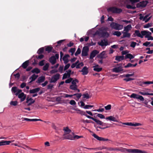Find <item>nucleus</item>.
Returning <instances> with one entry per match:
<instances>
[{"instance_id":"42","label":"nucleus","mask_w":153,"mask_h":153,"mask_svg":"<svg viewBox=\"0 0 153 153\" xmlns=\"http://www.w3.org/2000/svg\"><path fill=\"white\" fill-rule=\"evenodd\" d=\"M113 34L114 36H119L121 35V33L120 31H115L113 33Z\"/></svg>"},{"instance_id":"47","label":"nucleus","mask_w":153,"mask_h":153,"mask_svg":"<svg viewBox=\"0 0 153 153\" xmlns=\"http://www.w3.org/2000/svg\"><path fill=\"white\" fill-rule=\"evenodd\" d=\"M32 72L33 73H35L36 74H38L40 72V71L38 68H35L33 69L32 71Z\"/></svg>"},{"instance_id":"13","label":"nucleus","mask_w":153,"mask_h":153,"mask_svg":"<svg viewBox=\"0 0 153 153\" xmlns=\"http://www.w3.org/2000/svg\"><path fill=\"white\" fill-rule=\"evenodd\" d=\"M148 2L146 1H143L138 3L137 4V7H145L147 4Z\"/></svg>"},{"instance_id":"48","label":"nucleus","mask_w":153,"mask_h":153,"mask_svg":"<svg viewBox=\"0 0 153 153\" xmlns=\"http://www.w3.org/2000/svg\"><path fill=\"white\" fill-rule=\"evenodd\" d=\"M126 7L128 9H134L136 8V7L133 5H130L128 4L126 5Z\"/></svg>"},{"instance_id":"12","label":"nucleus","mask_w":153,"mask_h":153,"mask_svg":"<svg viewBox=\"0 0 153 153\" xmlns=\"http://www.w3.org/2000/svg\"><path fill=\"white\" fill-rule=\"evenodd\" d=\"M130 153H147L145 151L137 149H130Z\"/></svg>"},{"instance_id":"59","label":"nucleus","mask_w":153,"mask_h":153,"mask_svg":"<svg viewBox=\"0 0 153 153\" xmlns=\"http://www.w3.org/2000/svg\"><path fill=\"white\" fill-rule=\"evenodd\" d=\"M75 50L76 49L75 48H72L69 50V51L71 53V55H72L74 54Z\"/></svg>"},{"instance_id":"9","label":"nucleus","mask_w":153,"mask_h":153,"mask_svg":"<svg viewBox=\"0 0 153 153\" xmlns=\"http://www.w3.org/2000/svg\"><path fill=\"white\" fill-rule=\"evenodd\" d=\"M120 123L129 126H140L142 125V124L140 123H122L121 122H120Z\"/></svg>"},{"instance_id":"17","label":"nucleus","mask_w":153,"mask_h":153,"mask_svg":"<svg viewBox=\"0 0 153 153\" xmlns=\"http://www.w3.org/2000/svg\"><path fill=\"white\" fill-rule=\"evenodd\" d=\"M99 45L101 46H106L108 45L107 40L106 39H104L101 41L100 42H98Z\"/></svg>"},{"instance_id":"24","label":"nucleus","mask_w":153,"mask_h":153,"mask_svg":"<svg viewBox=\"0 0 153 153\" xmlns=\"http://www.w3.org/2000/svg\"><path fill=\"white\" fill-rule=\"evenodd\" d=\"M107 120L110 121H112L114 122H118L117 120L116 119V118L113 116H110L107 117L105 118Z\"/></svg>"},{"instance_id":"29","label":"nucleus","mask_w":153,"mask_h":153,"mask_svg":"<svg viewBox=\"0 0 153 153\" xmlns=\"http://www.w3.org/2000/svg\"><path fill=\"white\" fill-rule=\"evenodd\" d=\"M143 84L144 85L145 87H147L150 84H153V79L152 81H146L143 82Z\"/></svg>"},{"instance_id":"27","label":"nucleus","mask_w":153,"mask_h":153,"mask_svg":"<svg viewBox=\"0 0 153 153\" xmlns=\"http://www.w3.org/2000/svg\"><path fill=\"white\" fill-rule=\"evenodd\" d=\"M14 140L12 141H2L0 142V146H2L5 145H8L10 143L13 142Z\"/></svg>"},{"instance_id":"15","label":"nucleus","mask_w":153,"mask_h":153,"mask_svg":"<svg viewBox=\"0 0 153 153\" xmlns=\"http://www.w3.org/2000/svg\"><path fill=\"white\" fill-rule=\"evenodd\" d=\"M88 48L87 46L84 47L83 48L82 51V56H86L88 54Z\"/></svg>"},{"instance_id":"62","label":"nucleus","mask_w":153,"mask_h":153,"mask_svg":"<svg viewBox=\"0 0 153 153\" xmlns=\"http://www.w3.org/2000/svg\"><path fill=\"white\" fill-rule=\"evenodd\" d=\"M105 108L106 110H110L111 108V105H108L106 106H105Z\"/></svg>"},{"instance_id":"14","label":"nucleus","mask_w":153,"mask_h":153,"mask_svg":"<svg viewBox=\"0 0 153 153\" xmlns=\"http://www.w3.org/2000/svg\"><path fill=\"white\" fill-rule=\"evenodd\" d=\"M11 91L12 92L15 93L16 95H17L19 93L22 91V90L17 88L16 87H13L12 88Z\"/></svg>"},{"instance_id":"39","label":"nucleus","mask_w":153,"mask_h":153,"mask_svg":"<svg viewBox=\"0 0 153 153\" xmlns=\"http://www.w3.org/2000/svg\"><path fill=\"white\" fill-rule=\"evenodd\" d=\"M134 56H133L132 54L130 53L127 54H126L125 56L126 58H129L130 59H133L134 58Z\"/></svg>"},{"instance_id":"35","label":"nucleus","mask_w":153,"mask_h":153,"mask_svg":"<svg viewBox=\"0 0 153 153\" xmlns=\"http://www.w3.org/2000/svg\"><path fill=\"white\" fill-rule=\"evenodd\" d=\"M38 76L35 74L33 75L30 78V79H31V81L30 82V83L31 82H32L35 80L36 78L38 77Z\"/></svg>"},{"instance_id":"41","label":"nucleus","mask_w":153,"mask_h":153,"mask_svg":"<svg viewBox=\"0 0 153 153\" xmlns=\"http://www.w3.org/2000/svg\"><path fill=\"white\" fill-rule=\"evenodd\" d=\"M64 137L66 139L71 140H73V136L71 134L66 135Z\"/></svg>"},{"instance_id":"45","label":"nucleus","mask_w":153,"mask_h":153,"mask_svg":"<svg viewBox=\"0 0 153 153\" xmlns=\"http://www.w3.org/2000/svg\"><path fill=\"white\" fill-rule=\"evenodd\" d=\"M146 50H148V51L146 52L147 54H151L153 53V49L150 50L149 48H146Z\"/></svg>"},{"instance_id":"55","label":"nucleus","mask_w":153,"mask_h":153,"mask_svg":"<svg viewBox=\"0 0 153 153\" xmlns=\"http://www.w3.org/2000/svg\"><path fill=\"white\" fill-rule=\"evenodd\" d=\"M127 78H125L123 79V80L126 81V82H128L131 80H133L134 79L129 78V77H127Z\"/></svg>"},{"instance_id":"31","label":"nucleus","mask_w":153,"mask_h":153,"mask_svg":"<svg viewBox=\"0 0 153 153\" xmlns=\"http://www.w3.org/2000/svg\"><path fill=\"white\" fill-rule=\"evenodd\" d=\"M69 56L68 55H65L63 58V60L65 63H67L69 61L68 58Z\"/></svg>"},{"instance_id":"7","label":"nucleus","mask_w":153,"mask_h":153,"mask_svg":"<svg viewBox=\"0 0 153 153\" xmlns=\"http://www.w3.org/2000/svg\"><path fill=\"white\" fill-rule=\"evenodd\" d=\"M108 12L116 13H119L122 11L121 9L115 7H110L108 9Z\"/></svg>"},{"instance_id":"28","label":"nucleus","mask_w":153,"mask_h":153,"mask_svg":"<svg viewBox=\"0 0 153 153\" xmlns=\"http://www.w3.org/2000/svg\"><path fill=\"white\" fill-rule=\"evenodd\" d=\"M132 28V27L131 25H129L124 27L123 31L128 32Z\"/></svg>"},{"instance_id":"57","label":"nucleus","mask_w":153,"mask_h":153,"mask_svg":"<svg viewBox=\"0 0 153 153\" xmlns=\"http://www.w3.org/2000/svg\"><path fill=\"white\" fill-rule=\"evenodd\" d=\"M144 103L145 104L146 107L149 108H151V106L148 104V102H145Z\"/></svg>"},{"instance_id":"43","label":"nucleus","mask_w":153,"mask_h":153,"mask_svg":"<svg viewBox=\"0 0 153 153\" xmlns=\"http://www.w3.org/2000/svg\"><path fill=\"white\" fill-rule=\"evenodd\" d=\"M29 62L28 61H26L23 63L22 65V67L24 68H26L28 65Z\"/></svg>"},{"instance_id":"61","label":"nucleus","mask_w":153,"mask_h":153,"mask_svg":"<svg viewBox=\"0 0 153 153\" xmlns=\"http://www.w3.org/2000/svg\"><path fill=\"white\" fill-rule=\"evenodd\" d=\"M78 104L79 105V106L82 107H83L85 105V103L82 101H81L79 103H78Z\"/></svg>"},{"instance_id":"50","label":"nucleus","mask_w":153,"mask_h":153,"mask_svg":"<svg viewBox=\"0 0 153 153\" xmlns=\"http://www.w3.org/2000/svg\"><path fill=\"white\" fill-rule=\"evenodd\" d=\"M83 137V136H79L77 135H74L73 136V140L74 139H78L80 138Z\"/></svg>"},{"instance_id":"51","label":"nucleus","mask_w":153,"mask_h":153,"mask_svg":"<svg viewBox=\"0 0 153 153\" xmlns=\"http://www.w3.org/2000/svg\"><path fill=\"white\" fill-rule=\"evenodd\" d=\"M137 99L141 101H143L144 100V98L142 96L139 95L138 96Z\"/></svg>"},{"instance_id":"1","label":"nucleus","mask_w":153,"mask_h":153,"mask_svg":"<svg viewBox=\"0 0 153 153\" xmlns=\"http://www.w3.org/2000/svg\"><path fill=\"white\" fill-rule=\"evenodd\" d=\"M110 26L112 29L117 30H121L123 28V25L114 22H111L110 24Z\"/></svg>"},{"instance_id":"11","label":"nucleus","mask_w":153,"mask_h":153,"mask_svg":"<svg viewBox=\"0 0 153 153\" xmlns=\"http://www.w3.org/2000/svg\"><path fill=\"white\" fill-rule=\"evenodd\" d=\"M108 29V28L107 27L102 28L101 29L102 36L105 37H108L109 36V33L106 31Z\"/></svg>"},{"instance_id":"60","label":"nucleus","mask_w":153,"mask_h":153,"mask_svg":"<svg viewBox=\"0 0 153 153\" xmlns=\"http://www.w3.org/2000/svg\"><path fill=\"white\" fill-rule=\"evenodd\" d=\"M44 50V48H40L38 51L37 53L39 54H40L42 53Z\"/></svg>"},{"instance_id":"19","label":"nucleus","mask_w":153,"mask_h":153,"mask_svg":"<svg viewBox=\"0 0 153 153\" xmlns=\"http://www.w3.org/2000/svg\"><path fill=\"white\" fill-rule=\"evenodd\" d=\"M35 102V100L32 98H27L26 102L28 104V105H30L33 103Z\"/></svg>"},{"instance_id":"52","label":"nucleus","mask_w":153,"mask_h":153,"mask_svg":"<svg viewBox=\"0 0 153 153\" xmlns=\"http://www.w3.org/2000/svg\"><path fill=\"white\" fill-rule=\"evenodd\" d=\"M93 106V105H86L84 106V107H83V108L85 109H88L92 108Z\"/></svg>"},{"instance_id":"26","label":"nucleus","mask_w":153,"mask_h":153,"mask_svg":"<svg viewBox=\"0 0 153 153\" xmlns=\"http://www.w3.org/2000/svg\"><path fill=\"white\" fill-rule=\"evenodd\" d=\"M82 72V74L83 75H86L88 73V68L86 66H85L82 68L81 71Z\"/></svg>"},{"instance_id":"49","label":"nucleus","mask_w":153,"mask_h":153,"mask_svg":"<svg viewBox=\"0 0 153 153\" xmlns=\"http://www.w3.org/2000/svg\"><path fill=\"white\" fill-rule=\"evenodd\" d=\"M93 136L96 139H97L98 140L100 141L101 137H99L97 135L95 134H93Z\"/></svg>"},{"instance_id":"25","label":"nucleus","mask_w":153,"mask_h":153,"mask_svg":"<svg viewBox=\"0 0 153 153\" xmlns=\"http://www.w3.org/2000/svg\"><path fill=\"white\" fill-rule=\"evenodd\" d=\"M93 68H94V70L97 72H100L102 70V68L100 67L99 65H96L93 67Z\"/></svg>"},{"instance_id":"21","label":"nucleus","mask_w":153,"mask_h":153,"mask_svg":"<svg viewBox=\"0 0 153 153\" xmlns=\"http://www.w3.org/2000/svg\"><path fill=\"white\" fill-rule=\"evenodd\" d=\"M22 119H23L22 120L23 121L26 120L28 121H43L40 119H30L27 118H23Z\"/></svg>"},{"instance_id":"36","label":"nucleus","mask_w":153,"mask_h":153,"mask_svg":"<svg viewBox=\"0 0 153 153\" xmlns=\"http://www.w3.org/2000/svg\"><path fill=\"white\" fill-rule=\"evenodd\" d=\"M79 114H81V115H84V116H85L88 118L90 119H91V117H92L86 114V112H84L82 111H81Z\"/></svg>"},{"instance_id":"6","label":"nucleus","mask_w":153,"mask_h":153,"mask_svg":"<svg viewBox=\"0 0 153 153\" xmlns=\"http://www.w3.org/2000/svg\"><path fill=\"white\" fill-rule=\"evenodd\" d=\"M60 75L57 74L52 76L50 80V82L51 83H54L57 81L59 78Z\"/></svg>"},{"instance_id":"40","label":"nucleus","mask_w":153,"mask_h":153,"mask_svg":"<svg viewBox=\"0 0 153 153\" xmlns=\"http://www.w3.org/2000/svg\"><path fill=\"white\" fill-rule=\"evenodd\" d=\"M138 95H139L135 93H133L131 95H128V96L131 98H132L137 99Z\"/></svg>"},{"instance_id":"4","label":"nucleus","mask_w":153,"mask_h":153,"mask_svg":"<svg viewBox=\"0 0 153 153\" xmlns=\"http://www.w3.org/2000/svg\"><path fill=\"white\" fill-rule=\"evenodd\" d=\"M141 33L143 34V36H145V37L147 38L148 40H153V37L151 36L152 34L151 32L144 30L142 31Z\"/></svg>"},{"instance_id":"63","label":"nucleus","mask_w":153,"mask_h":153,"mask_svg":"<svg viewBox=\"0 0 153 153\" xmlns=\"http://www.w3.org/2000/svg\"><path fill=\"white\" fill-rule=\"evenodd\" d=\"M137 44V43L134 42H132L131 43L130 46L131 47H133V48H134L135 46Z\"/></svg>"},{"instance_id":"18","label":"nucleus","mask_w":153,"mask_h":153,"mask_svg":"<svg viewBox=\"0 0 153 153\" xmlns=\"http://www.w3.org/2000/svg\"><path fill=\"white\" fill-rule=\"evenodd\" d=\"M106 149L107 150L109 151H115L116 150H118L117 149L114 148L112 147H110V148H106L105 147H103L102 148H100V149L99 148H96L94 149H98V150H102L103 149Z\"/></svg>"},{"instance_id":"8","label":"nucleus","mask_w":153,"mask_h":153,"mask_svg":"<svg viewBox=\"0 0 153 153\" xmlns=\"http://www.w3.org/2000/svg\"><path fill=\"white\" fill-rule=\"evenodd\" d=\"M59 57V55L58 54H56L55 56H52L49 59L50 62L52 64H54L56 62V59H58Z\"/></svg>"},{"instance_id":"37","label":"nucleus","mask_w":153,"mask_h":153,"mask_svg":"<svg viewBox=\"0 0 153 153\" xmlns=\"http://www.w3.org/2000/svg\"><path fill=\"white\" fill-rule=\"evenodd\" d=\"M39 90L40 89L39 88H34L32 90H30V93H35L39 91Z\"/></svg>"},{"instance_id":"20","label":"nucleus","mask_w":153,"mask_h":153,"mask_svg":"<svg viewBox=\"0 0 153 153\" xmlns=\"http://www.w3.org/2000/svg\"><path fill=\"white\" fill-rule=\"evenodd\" d=\"M71 72V71L70 70L67 71V73L64 74L63 76L62 77V79H65L67 78V77H69L70 76Z\"/></svg>"},{"instance_id":"16","label":"nucleus","mask_w":153,"mask_h":153,"mask_svg":"<svg viewBox=\"0 0 153 153\" xmlns=\"http://www.w3.org/2000/svg\"><path fill=\"white\" fill-rule=\"evenodd\" d=\"M123 70L121 66L116 67L112 69V71L115 73H118Z\"/></svg>"},{"instance_id":"22","label":"nucleus","mask_w":153,"mask_h":153,"mask_svg":"<svg viewBox=\"0 0 153 153\" xmlns=\"http://www.w3.org/2000/svg\"><path fill=\"white\" fill-rule=\"evenodd\" d=\"M91 119L94 121L97 124L103 126L104 123L100 120H99L96 119L94 118L93 117H91Z\"/></svg>"},{"instance_id":"54","label":"nucleus","mask_w":153,"mask_h":153,"mask_svg":"<svg viewBox=\"0 0 153 153\" xmlns=\"http://www.w3.org/2000/svg\"><path fill=\"white\" fill-rule=\"evenodd\" d=\"M130 149H123V151L125 153H130Z\"/></svg>"},{"instance_id":"34","label":"nucleus","mask_w":153,"mask_h":153,"mask_svg":"<svg viewBox=\"0 0 153 153\" xmlns=\"http://www.w3.org/2000/svg\"><path fill=\"white\" fill-rule=\"evenodd\" d=\"M123 33V38L128 37L129 38L131 36V34L128 32L124 31L122 32Z\"/></svg>"},{"instance_id":"58","label":"nucleus","mask_w":153,"mask_h":153,"mask_svg":"<svg viewBox=\"0 0 153 153\" xmlns=\"http://www.w3.org/2000/svg\"><path fill=\"white\" fill-rule=\"evenodd\" d=\"M82 122L83 123H94L91 121H90L88 120H82Z\"/></svg>"},{"instance_id":"38","label":"nucleus","mask_w":153,"mask_h":153,"mask_svg":"<svg viewBox=\"0 0 153 153\" xmlns=\"http://www.w3.org/2000/svg\"><path fill=\"white\" fill-rule=\"evenodd\" d=\"M124 59V56H116L115 58V60L118 61H120Z\"/></svg>"},{"instance_id":"30","label":"nucleus","mask_w":153,"mask_h":153,"mask_svg":"<svg viewBox=\"0 0 153 153\" xmlns=\"http://www.w3.org/2000/svg\"><path fill=\"white\" fill-rule=\"evenodd\" d=\"M99 53V52L96 50L92 52L90 55V59H92L96 55Z\"/></svg>"},{"instance_id":"23","label":"nucleus","mask_w":153,"mask_h":153,"mask_svg":"<svg viewBox=\"0 0 153 153\" xmlns=\"http://www.w3.org/2000/svg\"><path fill=\"white\" fill-rule=\"evenodd\" d=\"M63 130L64 132V136L65 137L66 135L69 134L71 132V130L68 127H65L63 128Z\"/></svg>"},{"instance_id":"32","label":"nucleus","mask_w":153,"mask_h":153,"mask_svg":"<svg viewBox=\"0 0 153 153\" xmlns=\"http://www.w3.org/2000/svg\"><path fill=\"white\" fill-rule=\"evenodd\" d=\"M134 34L137 36L141 38H143V34L141 33V32L140 33L139 30H136L135 31Z\"/></svg>"},{"instance_id":"3","label":"nucleus","mask_w":153,"mask_h":153,"mask_svg":"<svg viewBox=\"0 0 153 153\" xmlns=\"http://www.w3.org/2000/svg\"><path fill=\"white\" fill-rule=\"evenodd\" d=\"M149 89L141 90L138 92V94L143 96H153V93H151Z\"/></svg>"},{"instance_id":"33","label":"nucleus","mask_w":153,"mask_h":153,"mask_svg":"<svg viewBox=\"0 0 153 153\" xmlns=\"http://www.w3.org/2000/svg\"><path fill=\"white\" fill-rule=\"evenodd\" d=\"M45 77L43 76H42L39 77L38 79V80L37 81L38 83H41L43 82L45 80Z\"/></svg>"},{"instance_id":"56","label":"nucleus","mask_w":153,"mask_h":153,"mask_svg":"<svg viewBox=\"0 0 153 153\" xmlns=\"http://www.w3.org/2000/svg\"><path fill=\"white\" fill-rule=\"evenodd\" d=\"M97 116L101 119H104L105 118V116L104 115H102V114H98L97 115Z\"/></svg>"},{"instance_id":"44","label":"nucleus","mask_w":153,"mask_h":153,"mask_svg":"<svg viewBox=\"0 0 153 153\" xmlns=\"http://www.w3.org/2000/svg\"><path fill=\"white\" fill-rule=\"evenodd\" d=\"M49 63H46L43 68V70L45 71L47 70L49 68Z\"/></svg>"},{"instance_id":"2","label":"nucleus","mask_w":153,"mask_h":153,"mask_svg":"<svg viewBox=\"0 0 153 153\" xmlns=\"http://www.w3.org/2000/svg\"><path fill=\"white\" fill-rule=\"evenodd\" d=\"M78 82V80L76 79H74L72 81V85L70 86V88L72 90H76L77 92H79V90L77 89V86L76 85L77 83Z\"/></svg>"},{"instance_id":"53","label":"nucleus","mask_w":153,"mask_h":153,"mask_svg":"<svg viewBox=\"0 0 153 153\" xmlns=\"http://www.w3.org/2000/svg\"><path fill=\"white\" fill-rule=\"evenodd\" d=\"M83 98L85 99H88L89 98V95L88 94H84L82 95Z\"/></svg>"},{"instance_id":"64","label":"nucleus","mask_w":153,"mask_h":153,"mask_svg":"<svg viewBox=\"0 0 153 153\" xmlns=\"http://www.w3.org/2000/svg\"><path fill=\"white\" fill-rule=\"evenodd\" d=\"M52 48V47L48 46L46 48L45 50L46 51H48V52H50L51 51Z\"/></svg>"},{"instance_id":"10","label":"nucleus","mask_w":153,"mask_h":153,"mask_svg":"<svg viewBox=\"0 0 153 153\" xmlns=\"http://www.w3.org/2000/svg\"><path fill=\"white\" fill-rule=\"evenodd\" d=\"M18 98L20 99L21 102L23 101L26 98V95L22 91L18 94Z\"/></svg>"},{"instance_id":"46","label":"nucleus","mask_w":153,"mask_h":153,"mask_svg":"<svg viewBox=\"0 0 153 153\" xmlns=\"http://www.w3.org/2000/svg\"><path fill=\"white\" fill-rule=\"evenodd\" d=\"M18 102L17 101H11L10 102V104L11 105L16 106L18 104Z\"/></svg>"},{"instance_id":"5","label":"nucleus","mask_w":153,"mask_h":153,"mask_svg":"<svg viewBox=\"0 0 153 153\" xmlns=\"http://www.w3.org/2000/svg\"><path fill=\"white\" fill-rule=\"evenodd\" d=\"M140 19L142 20L143 21H144L145 22H147L148 21L151 17V16H149V14H147L145 16L140 14Z\"/></svg>"}]
</instances>
